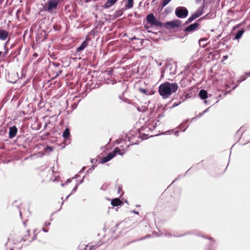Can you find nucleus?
Here are the masks:
<instances>
[{"label": "nucleus", "instance_id": "f257e3e1", "mask_svg": "<svg viewBox=\"0 0 250 250\" xmlns=\"http://www.w3.org/2000/svg\"><path fill=\"white\" fill-rule=\"evenodd\" d=\"M178 88V86L175 83H166L159 86V92L164 98H167L172 93L176 92Z\"/></svg>", "mask_w": 250, "mask_h": 250}, {"label": "nucleus", "instance_id": "f03ea898", "mask_svg": "<svg viewBox=\"0 0 250 250\" xmlns=\"http://www.w3.org/2000/svg\"><path fill=\"white\" fill-rule=\"evenodd\" d=\"M62 0H49L45 3L43 6L45 11L50 14L55 13L58 5Z\"/></svg>", "mask_w": 250, "mask_h": 250}, {"label": "nucleus", "instance_id": "7ed1b4c3", "mask_svg": "<svg viewBox=\"0 0 250 250\" xmlns=\"http://www.w3.org/2000/svg\"><path fill=\"white\" fill-rule=\"evenodd\" d=\"M125 152L124 150H122L119 148L116 147L115 148L113 151L109 153L107 156L103 157L101 160V163L103 164L110 161L111 159L114 158L117 154L123 155L125 154Z\"/></svg>", "mask_w": 250, "mask_h": 250}, {"label": "nucleus", "instance_id": "20e7f679", "mask_svg": "<svg viewBox=\"0 0 250 250\" xmlns=\"http://www.w3.org/2000/svg\"><path fill=\"white\" fill-rule=\"evenodd\" d=\"M175 14L178 18H185L188 15V11L184 7H178L175 10Z\"/></svg>", "mask_w": 250, "mask_h": 250}, {"label": "nucleus", "instance_id": "39448f33", "mask_svg": "<svg viewBox=\"0 0 250 250\" xmlns=\"http://www.w3.org/2000/svg\"><path fill=\"white\" fill-rule=\"evenodd\" d=\"M203 6L200 7L199 8H198L196 11V12L188 18V22H190L195 19L200 17L203 14Z\"/></svg>", "mask_w": 250, "mask_h": 250}, {"label": "nucleus", "instance_id": "423d86ee", "mask_svg": "<svg viewBox=\"0 0 250 250\" xmlns=\"http://www.w3.org/2000/svg\"><path fill=\"white\" fill-rule=\"evenodd\" d=\"M181 24V21L180 20H174L168 21L165 23V26L167 28H174L179 26Z\"/></svg>", "mask_w": 250, "mask_h": 250}, {"label": "nucleus", "instance_id": "0eeeda50", "mask_svg": "<svg viewBox=\"0 0 250 250\" xmlns=\"http://www.w3.org/2000/svg\"><path fill=\"white\" fill-rule=\"evenodd\" d=\"M199 26V24L198 23H194L190 24L185 29V31L188 32H192L195 31Z\"/></svg>", "mask_w": 250, "mask_h": 250}, {"label": "nucleus", "instance_id": "6e6552de", "mask_svg": "<svg viewBox=\"0 0 250 250\" xmlns=\"http://www.w3.org/2000/svg\"><path fill=\"white\" fill-rule=\"evenodd\" d=\"M159 122V120L155 119L154 120H150L148 122V129L152 130L154 129Z\"/></svg>", "mask_w": 250, "mask_h": 250}, {"label": "nucleus", "instance_id": "1a4fd4ad", "mask_svg": "<svg viewBox=\"0 0 250 250\" xmlns=\"http://www.w3.org/2000/svg\"><path fill=\"white\" fill-rule=\"evenodd\" d=\"M18 130L17 127L15 126H13L12 127H10L9 129V136L10 138H12L14 137L17 133Z\"/></svg>", "mask_w": 250, "mask_h": 250}, {"label": "nucleus", "instance_id": "9d476101", "mask_svg": "<svg viewBox=\"0 0 250 250\" xmlns=\"http://www.w3.org/2000/svg\"><path fill=\"white\" fill-rule=\"evenodd\" d=\"M8 36V32L5 30L0 29V40L5 41Z\"/></svg>", "mask_w": 250, "mask_h": 250}, {"label": "nucleus", "instance_id": "9b49d317", "mask_svg": "<svg viewBox=\"0 0 250 250\" xmlns=\"http://www.w3.org/2000/svg\"><path fill=\"white\" fill-rule=\"evenodd\" d=\"M111 204L113 206L116 207L122 205V202L119 198H115L112 200Z\"/></svg>", "mask_w": 250, "mask_h": 250}, {"label": "nucleus", "instance_id": "f8f14e48", "mask_svg": "<svg viewBox=\"0 0 250 250\" xmlns=\"http://www.w3.org/2000/svg\"><path fill=\"white\" fill-rule=\"evenodd\" d=\"M87 44L88 43L86 41H83L81 46L77 49V52H81L87 46Z\"/></svg>", "mask_w": 250, "mask_h": 250}, {"label": "nucleus", "instance_id": "ddd939ff", "mask_svg": "<svg viewBox=\"0 0 250 250\" xmlns=\"http://www.w3.org/2000/svg\"><path fill=\"white\" fill-rule=\"evenodd\" d=\"M199 94L201 99L203 100L206 99L208 98L207 92L204 90H201Z\"/></svg>", "mask_w": 250, "mask_h": 250}, {"label": "nucleus", "instance_id": "4468645a", "mask_svg": "<svg viewBox=\"0 0 250 250\" xmlns=\"http://www.w3.org/2000/svg\"><path fill=\"white\" fill-rule=\"evenodd\" d=\"M62 137L66 139H70V131L68 128L65 129L62 133Z\"/></svg>", "mask_w": 250, "mask_h": 250}, {"label": "nucleus", "instance_id": "2eb2a0df", "mask_svg": "<svg viewBox=\"0 0 250 250\" xmlns=\"http://www.w3.org/2000/svg\"><path fill=\"white\" fill-rule=\"evenodd\" d=\"M117 1V0H107L104 4V7L105 8H109L113 5Z\"/></svg>", "mask_w": 250, "mask_h": 250}, {"label": "nucleus", "instance_id": "dca6fc26", "mask_svg": "<svg viewBox=\"0 0 250 250\" xmlns=\"http://www.w3.org/2000/svg\"><path fill=\"white\" fill-rule=\"evenodd\" d=\"M244 29H241V30H239L237 32V33L235 34V39L238 40L240 39L241 37L242 36L243 34H244Z\"/></svg>", "mask_w": 250, "mask_h": 250}, {"label": "nucleus", "instance_id": "f3484780", "mask_svg": "<svg viewBox=\"0 0 250 250\" xmlns=\"http://www.w3.org/2000/svg\"><path fill=\"white\" fill-rule=\"evenodd\" d=\"M155 18L153 14H150L147 16L146 17V21L148 22L151 24L152 22H153V21L155 20Z\"/></svg>", "mask_w": 250, "mask_h": 250}, {"label": "nucleus", "instance_id": "a211bd4d", "mask_svg": "<svg viewBox=\"0 0 250 250\" xmlns=\"http://www.w3.org/2000/svg\"><path fill=\"white\" fill-rule=\"evenodd\" d=\"M127 3L125 5V9H128L132 8L133 6V0H126Z\"/></svg>", "mask_w": 250, "mask_h": 250}, {"label": "nucleus", "instance_id": "6ab92c4d", "mask_svg": "<svg viewBox=\"0 0 250 250\" xmlns=\"http://www.w3.org/2000/svg\"><path fill=\"white\" fill-rule=\"evenodd\" d=\"M151 25L153 26L161 27L163 24L155 18V20L153 21V22H152V23L151 24Z\"/></svg>", "mask_w": 250, "mask_h": 250}, {"label": "nucleus", "instance_id": "aec40b11", "mask_svg": "<svg viewBox=\"0 0 250 250\" xmlns=\"http://www.w3.org/2000/svg\"><path fill=\"white\" fill-rule=\"evenodd\" d=\"M207 41V39L205 38L200 39L199 41V43L200 46H202L203 48H204L206 45V43H204V42Z\"/></svg>", "mask_w": 250, "mask_h": 250}, {"label": "nucleus", "instance_id": "412c9836", "mask_svg": "<svg viewBox=\"0 0 250 250\" xmlns=\"http://www.w3.org/2000/svg\"><path fill=\"white\" fill-rule=\"evenodd\" d=\"M139 91L142 92V93H144L146 95H149V94H150L148 90H146V89L143 88H140L139 89Z\"/></svg>", "mask_w": 250, "mask_h": 250}, {"label": "nucleus", "instance_id": "4be33fe9", "mask_svg": "<svg viewBox=\"0 0 250 250\" xmlns=\"http://www.w3.org/2000/svg\"><path fill=\"white\" fill-rule=\"evenodd\" d=\"M171 0H164L162 4L163 7L166 6Z\"/></svg>", "mask_w": 250, "mask_h": 250}, {"label": "nucleus", "instance_id": "5701e85b", "mask_svg": "<svg viewBox=\"0 0 250 250\" xmlns=\"http://www.w3.org/2000/svg\"><path fill=\"white\" fill-rule=\"evenodd\" d=\"M100 245H91L89 246V250H92L93 249H96L98 247H99Z\"/></svg>", "mask_w": 250, "mask_h": 250}, {"label": "nucleus", "instance_id": "b1692460", "mask_svg": "<svg viewBox=\"0 0 250 250\" xmlns=\"http://www.w3.org/2000/svg\"><path fill=\"white\" fill-rule=\"evenodd\" d=\"M246 76L245 75V76H242L240 77V80H238V83L240 82H242V81H244L245 79H246Z\"/></svg>", "mask_w": 250, "mask_h": 250}, {"label": "nucleus", "instance_id": "393cba45", "mask_svg": "<svg viewBox=\"0 0 250 250\" xmlns=\"http://www.w3.org/2000/svg\"><path fill=\"white\" fill-rule=\"evenodd\" d=\"M5 49L6 50L5 52L4 53H2V58H4L5 56L6 55L8 52V48H6L5 46L4 47Z\"/></svg>", "mask_w": 250, "mask_h": 250}, {"label": "nucleus", "instance_id": "a878e982", "mask_svg": "<svg viewBox=\"0 0 250 250\" xmlns=\"http://www.w3.org/2000/svg\"><path fill=\"white\" fill-rule=\"evenodd\" d=\"M78 185L77 184H76L75 188L72 189L71 193H73L76 191V190L78 188Z\"/></svg>", "mask_w": 250, "mask_h": 250}, {"label": "nucleus", "instance_id": "bb28decb", "mask_svg": "<svg viewBox=\"0 0 250 250\" xmlns=\"http://www.w3.org/2000/svg\"><path fill=\"white\" fill-rule=\"evenodd\" d=\"M71 180H71V179H68L67 180V181H66V183H65V184H62V187H63L65 184H67V183H70V182H71Z\"/></svg>", "mask_w": 250, "mask_h": 250}, {"label": "nucleus", "instance_id": "cd10ccee", "mask_svg": "<svg viewBox=\"0 0 250 250\" xmlns=\"http://www.w3.org/2000/svg\"><path fill=\"white\" fill-rule=\"evenodd\" d=\"M208 110H209V108H207L206 109H205V110L204 111V112H203L202 113H201V114H200V116H202V115H203L204 113H206V112H208Z\"/></svg>", "mask_w": 250, "mask_h": 250}, {"label": "nucleus", "instance_id": "c85d7f7f", "mask_svg": "<svg viewBox=\"0 0 250 250\" xmlns=\"http://www.w3.org/2000/svg\"><path fill=\"white\" fill-rule=\"evenodd\" d=\"M106 72H107V74L108 75H111L112 74V70H111V71H108Z\"/></svg>", "mask_w": 250, "mask_h": 250}, {"label": "nucleus", "instance_id": "c756f323", "mask_svg": "<svg viewBox=\"0 0 250 250\" xmlns=\"http://www.w3.org/2000/svg\"><path fill=\"white\" fill-rule=\"evenodd\" d=\"M179 104H180V103H174L173 106L175 107V106H178Z\"/></svg>", "mask_w": 250, "mask_h": 250}, {"label": "nucleus", "instance_id": "7c9ffc66", "mask_svg": "<svg viewBox=\"0 0 250 250\" xmlns=\"http://www.w3.org/2000/svg\"><path fill=\"white\" fill-rule=\"evenodd\" d=\"M246 76H247V77H249L250 76V71L246 73Z\"/></svg>", "mask_w": 250, "mask_h": 250}, {"label": "nucleus", "instance_id": "2f4dec72", "mask_svg": "<svg viewBox=\"0 0 250 250\" xmlns=\"http://www.w3.org/2000/svg\"><path fill=\"white\" fill-rule=\"evenodd\" d=\"M246 76H247V77H249L250 76V71L246 73Z\"/></svg>", "mask_w": 250, "mask_h": 250}, {"label": "nucleus", "instance_id": "473e14b6", "mask_svg": "<svg viewBox=\"0 0 250 250\" xmlns=\"http://www.w3.org/2000/svg\"><path fill=\"white\" fill-rule=\"evenodd\" d=\"M47 149H49V150H50V151H51V150H52V148H51V147H50V146H47Z\"/></svg>", "mask_w": 250, "mask_h": 250}, {"label": "nucleus", "instance_id": "72a5a7b5", "mask_svg": "<svg viewBox=\"0 0 250 250\" xmlns=\"http://www.w3.org/2000/svg\"><path fill=\"white\" fill-rule=\"evenodd\" d=\"M2 58V52L0 51V58Z\"/></svg>", "mask_w": 250, "mask_h": 250}, {"label": "nucleus", "instance_id": "f704fd0d", "mask_svg": "<svg viewBox=\"0 0 250 250\" xmlns=\"http://www.w3.org/2000/svg\"><path fill=\"white\" fill-rule=\"evenodd\" d=\"M157 64L158 66H160L162 64L161 62H157Z\"/></svg>", "mask_w": 250, "mask_h": 250}, {"label": "nucleus", "instance_id": "c9c22d12", "mask_svg": "<svg viewBox=\"0 0 250 250\" xmlns=\"http://www.w3.org/2000/svg\"><path fill=\"white\" fill-rule=\"evenodd\" d=\"M84 167H83L82 169L80 171V172H83L84 170Z\"/></svg>", "mask_w": 250, "mask_h": 250}, {"label": "nucleus", "instance_id": "e433bc0d", "mask_svg": "<svg viewBox=\"0 0 250 250\" xmlns=\"http://www.w3.org/2000/svg\"><path fill=\"white\" fill-rule=\"evenodd\" d=\"M133 212L134 213L137 214H138L139 213L138 211H135V210H134Z\"/></svg>", "mask_w": 250, "mask_h": 250}, {"label": "nucleus", "instance_id": "4c0bfd02", "mask_svg": "<svg viewBox=\"0 0 250 250\" xmlns=\"http://www.w3.org/2000/svg\"><path fill=\"white\" fill-rule=\"evenodd\" d=\"M178 132H179L178 131H176L175 133V135H178Z\"/></svg>", "mask_w": 250, "mask_h": 250}, {"label": "nucleus", "instance_id": "58836bf2", "mask_svg": "<svg viewBox=\"0 0 250 250\" xmlns=\"http://www.w3.org/2000/svg\"><path fill=\"white\" fill-rule=\"evenodd\" d=\"M166 236H171V235H170L169 234H166Z\"/></svg>", "mask_w": 250, "mask_h": 250}, {"label": "nucleus", "instance_id": "ea45409f", "mask_svg": "<svg viewBox=\"0 0 250 250\" xmlns=\"http://www.w3.org/2000/svg\"><path fill=\"white\" fill-rule=\"evenodd\" d=\"M43 230L44 232H47V230H46V229H43Z\"/></svg>", "mask_w": 250, "mask_h": 250}, {"label": "nucleus", "instance_id": "a19ab883", "mask_svg": "<svg viewBox=\"0 0 250 250\" xmlns=\"http://www.w3.org/2000/svg\"><path fill=\"white\" fill-rule=\"evenodd\" d=\"M69 196H70V195H68L66 197V199H68V198L69 197Z\"/></svg>", "mask_w": 250, "mask_h": 250}, {"label": "nucleus", "instance_id": "79ce46f5", "mask_svg": "<svg viewBox=\"0 0 250 250\" xmlns=\"http://www.w3.org/2000/svg\"><path fill=\"white\" fill-rule=\"evenodd\" d=\"M88 245H86V247H85V249H87V248H88Z\"/></svg>", "mask_w": 250, "mask_h": 250}, {"label": "nucleus", "instance_id": "37998d69", "mask_svg": "<svg viewBox=\"0 0 250 250\" xmlns=\"http://www.w3.org/2000/svg\"><path fill=\"white\" fill-rule=\"evenodd\" d=\"M138 110L140 111V108H138Z\"/></svg>", "mask_w": 250, "mask_h": 250}, {"label": "nucleus", "instance_id": "c03bdc74", "mask_svg": "<svg viewBox=\"0 0 250 250\" xmlns=\"http://www.w3.org/2000/svg\"><path fill=\"white\" fill-rule=\"evenodd\" d=\"M10 250H12V249H11Z\"/></svg>", "mask_w": 250, "mask_h": 250}]
</instances>
